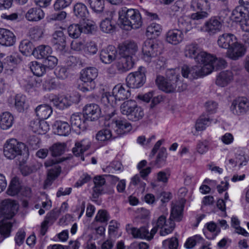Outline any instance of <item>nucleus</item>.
Returning a JSON list of instances; mask_svg holds the SVG:
<instances>
[{
  "label": "nucleus",
  "mask_w": 249,
  "mask_h": 249,
  "mask_svg": "<svg viewBox=\"0 0 249 249\" xmlns=\"http://www.w3.org/2000/svg\"><path fill=\"white\" fill-rule=\"evenodd\" d=\"M216 58L206 52L200 51L195 57V61L198 64L191 68L187 65L182 67L183 77L190 79L204 76L211 73L214 69L213 63Z\"/></svg>",
  "instance_id": "f257e3e1"
},
{
  "label": "nucleus",
  "mask_w": 249,
  "mask_h": 249,
  "mask_svg": "<svg viewBox=\"0 0 249 249\" xmlns=\"http://www.w3.org/2000/svg\"><path fill=\"white\" fill-rule=\"evenodd\" d=\"M119 22L122 29H137L142 24V17L138 10L124 7L119 11Z\"/></svg>",
  "instance_id": "f03ea898"
},
{
  "label": "nucleus",
  "mask_w": 249,
  "mask_h": 249,
  "mask_svg": "<svg viewBox=\"0 0 249 249\" xmlns=\"http://www.w3.org/2000/svg\"><path fill=\"white\" fill-rule=\"evenodd\" d=\"M127 88L121 84L116 85L112 89V94L109 92H106L103 94L101 98L102 102L107 106H109L111 109V113H107V117L109 118L112 117L115 114L114 107L116 105L117 100H124L128 98L131 95L130 91Z\"/></svg>",
  "instance_id": "7ed1b4c3"
},
{
  "label": "nucleus",
  "mask_w": 249,
  "mask_h": 249,
  "mask_svg": "<svg viewBox=\"0 0 249 249\" xmlns=\"http://www.w3.org/2000/svg\"><path fill=\"white\" fill-rule=\"evenodd\" d=\"M121 113L126 115L130 121L136 122L141 120L144 116L143 110L139 106L136 101L129 100L124 101L120 107Z\"/></svg>",
  "instance_id": "20e7f679"
},
{
  "label": "nucleus",
  "mask_w": 249,
  "mask_h": 249,
  "mask_svg": "<svg viewBox=\"0 0 249 249\" xmlns=\"http://www.w3.org/2000/svg\"><path fill=\"white\" fill-rule=\"evenodd\" d=\"M98 70L94 67H89L81 72L80 79L83 82L79 86V89L83 92L93 90L96 87L94 80L98 76Z\"/></svg>",
  "instance_id": "39448f33"
},
{
  "label": "nucleus",
  "mask_w": 249,
  "mask_h": 249,
  "mask_svg": "<svg viewBox=\"0 0 249 249\" xmlns=\"http://www.w3.org/2000/svg\"><path fill=\"white\" fill-rule=\"evenodd\" d=\"M168 78L165 79L162 76H157L156 83L159 89L166 93H171L176 91L177 81L179 75L176 74L174 70H171L167 73Z\"/></svg>",
  "instance_id": "423d86ee"
},
{
  "label": "nucleus",
  "mask_w": 249,
  "mask_h": 249,
  "mask_svg": "<svg viewBox=\"0 0 249 249\" xmlns=\"http://www.w3.org/2000/svg\"><path fill=\"white\" fill-rule=\"evenodd\" d=\"M26 150V145L15 139L7 141L4 145L3 153L9 159H14L17 156L21 155Z\"/></svg>",
  "instance_id": "0eeeda50"
},
{
  "label": "nucleus",
  "mask_w": 249,
  "mask_h": 249,
  "mask_svg": "<svg viewBox=\"0 0 249 249\" xmlns=\"http://www.w3.org/2000/svg\"><path fill=\"white\" fill-rule=\"evenodd\" d=\"M239 5L232 11L231 19L236 22H242L240 24H248L247 20L249 19V2L239 0Z\"/></svg>",
  "instance_id": "6e6552de"
},
{
  "label": "nucleus",
  "mask_w": 249,
  "mask_h": 249,
  "mask_svg": "<svg viewBox=\"0 0 249 249\" xmlns=\"http://www.w3.org/2000/svg\"><path fill=\"white\" fill-rule=\"evenodd\" d=\"M143 59L147 63L155 61V58L160 53L159 44L152 40H147L142 48Z\"/></svg>",
  "instance_id": "1a4fd4ad"
},
{
  "label": "nucleus",
  "mask_w": 249,
  "mask_h": 249,
  "mask_svg": "<svg viewBox=\"0 0 249 249\" xmlns=\"http://www.w3.org/2000/svg\"><path fill=\"white\" fill-rule=\"evenodd\" d=\"M145 80V69L143 67H140L137 71L129 73L126 78L127 86L132 89L141 87Z\"/></svg>",
  "instance_id": "9d476101"
},
{
  "label": "nucleus",
  "mask_w": 249,
  "mask_h": 249,
  "mask_svg": "<svg viewBox=\"0 0 249 249\" xmlns=\"http://www.w3.org/2000/svg\"><path fill=\"white\" fill-rule=\"evenodd\" d=\"M126 229L127 232L131 234L134 238L146 239L148 240L152 239L156 233V228H153L149 232L146 226L138 229L135 227H129V225H128Z\"/></svg>",
  "instance_id": "9b49d317"
},
{
  "label": "nucleus",
  "mask_w": 249,
  "mask_h": 249,
  "mask_svg": "<svg viewBox=\"0 0 249 249\" xmlns=\"http://www.w3.org/2000/svg\"><path fill=\"white\" fill-rule=\"evenodd\" d=\"M230 109L235 115H244L249 111V101L244 97L236 98L233 100Z\"/></svg>",
  "instance_id": "f8f14e48"
},
{
  "label": "nucleus",
  "mask_w": 249,
  "mask_h": 249,
  "mask_svg": "<svg viewBox=\"0 0 249 249\" xmlns=\"http://www.w3.org/2000/svg\"><path fill=\"white\" fill-rule=\"evenodd\" d=\"M18 206L15 201L7 199L3 200L0 205V213L6 219H10L17 211Z\"/></svg>",
  "instance_id": "ddd939ff"
},
{
  "label": "nucleus",
  "mask_w": 249,
  "mask_h": 249,
  "mask_svg": "<svg viewBox=\"0 0 249 249\" xmlns=\"http://www.w3.org/2000/svg\"><path fill=\"white\" fill-rule=\"evenodd\" d=\"M117 50L112 45H109L103 49L100 53V60L104 64H109L116 58Z\"/></svg>",
  "instance_id": "4468645a"
},
{
  "label": "nucleus",
  "mask_w": 249,
  "mask_h": 249,
  "mask_svg": "<svg viewBox=\"0 0 249 249\" xmlns=\"http://www.w3.org/2000/svg\"><path fill=\"white\" fill-rule=\"evenodd\" d=\"M110 125L118 136L124 135L132 129L131 124L125 120H113Z\"/></svg>",
  "instance_id": "2eb2a0df"
},
{
  "label": "nucleus",
  "mask_w": 249,
  "mask_h": 249,
  "mask_svg": "<svg viewBox=\"0 0 249 249\" xmlns=\"http://www.w3.org/2000/svg\"><path fill=\"white\" fill-rule=\"evenodd\" d=\"M137 51L138 46L133 41L125 42L119 48V53L121 56L130 57L133 59Z\"/></svg>",
  "instance_id": "dca6fc26"
},
{
  "label": "nucleus",
  "mask_w": 249,
  "mask_h": 249,
  "mask_svg": "<svg viewBox=\"0 0 249 249\" xmlns=\"http://www.w3.org/2000/svg\"><path fill=\"white\" fill-rule=\"evenodd\" d=\"M52 42L55 49L62 52L66 46V36L61 30L55 31L53 35Z\"/></svg>",
  "instance_id": "f3484780"
},
{
  "label": "nucleus",
  "mask_w": 249,
  "mask_h": 249,
  "mask_svg": "<svg viewBox=\"0 0 249 249\" xmlns=\"http://www.w3.org/2000/svg\"><path fill=\"white\" fill-rule=\"evenodd\" d=\"M16 40V36L12 31L5 28H0V44L10 47L15 43Z\"/></svg>",
  "instance_id": "a211bd4d"
},
{
  "label": "nucleus",
  "mask_w": 249,
  "mask_h": 249,
  "mask_svg": "<svg viewBox=\"0 0 249 249\" xmlns=\"http://www.w3.org/2000/svg\"><path fill=\"white\" fill-rule=\"evenodd\" d=\"M46 167L53 166L49 171L48 178L46 182H51L54 180L60 174L61 172L60 166L56 164V161L53 160H47L44 163Z\"/></svg>",
  "instance_id": "6ab92c4d"
},
{
  "label": "nucleus",
  "mask_w": 249,
  "mask_h": 249,
  "mask_svg": "<svg viewBox=\"0 0 249 249\" xmlns=\"http://www.w3.org/2000/svg\"><path fill=\"white\" fill-rule=\"evenodd\" d=\"M84 114L87 116V119L90 121H94L98 119L100 115L101 110L99 106L95 104L87 105L84 108Z\"/></svg>",
  "instance_id": "aec40b11"
},
{
  "label": "nucleus",
  "mask_w": 249,
  "mask_h": 249,
  "mask_svg": "<svg viewBox=\"0 0 249 249\" xmlns=\"http://www.w3.org/2000/svg\"><path fill=\"white\" fill-rule=\"evenodd\" d=\"M94 186L92 188V197L97 199L104 191V186L106 183V180L103 176H98L94 177Z\"/></svg>",
  "instance_id": "412c9836"
},
{
  "label": "nucleus",
  "mask_w": 249,
  "mask_h": 249,
  "mask_svg": "<svg viewBox=\"0 0 249 249\" xmlns=\"http://www.w3.org/2000/svg\"><path fill=\"white\" fill-rule=\"evenodd\" d=\"M70 96L58 97L54 95L50 98V102L57 108L62 110L71 105L72 102L70 99Z\"/></svg>",
  "instance_id": "4be33fe9"
},
{
  "label": "nucleus",
  "mask_w": 249,
  "mask_h": 249,
  "mask_svg": "<svg viewBox=\"0 0 249 249\" xmlns=\"http://www.w3.org/2000/svg\"><path fill=\"white\" fill-rule=\"evenodd\" d=\"M90 146V143L89 140L83 139L75 143V147L72 148L73 154L77 157H81V159L84 160V158L82 156L84 152L88 150Z\"/></svg>",
  "instance_id": "5701e85b"
},
{
  "label": "nucleus",
  "mask_w": 249,
  "mask_h": 249,
  "mask_svg": "<svg viewBox=\"0 0 249 249\" xmlns=\"http://www.w3.org/2000/svg\"><path fill=\"white\" fill-rule=\"evenodd\" d=\"M245 53V49L243 46L236 43L232 45L227 50V54L229 58L233 60H237L243 56Z\"/></svg>",
  "instance_id": "b1692460"
},
{
  "label": "nucleus",
  "mask_w": 249,
  "mask_h": 249,
  "mask_svg": "<svg viewBox=\"0 0 249 249\" xmlns=\"http://www.w3.org/2000/svg\"><path fill=\"white\" fill-rule=\"evenodd\" d=\"M183 39V34L180 30L174 29L169 30L166 34V40L169 43L177 45Z\"/></svg>",
  "instance_id": "393cba45"
},
{
  "label": "nucleus",
  "mask_w": 249,
  "mask_h": 249,
  "mask_svg": "<svg viewBox=\"0 0 249 249\" xmlns=\"http://www.w3.org/2000/svg\"><path fill=\"white\" fill-rule=\"evenodd\" d=\"M134 63V59L131 57L121 56L116 63V67L120 72H124L132 68Z\"/></svg>",
  "instance_id": "a878e982"
},
{
  "label": "nucleus",
  "mask_w": 249,
  "mask_h": 249,
  "mask_svg": "<svg viewBox=\"0 0 249 249\" xmlns=\"http://www.w3.org/2000/svg\"><path fill=\"white\" fill-rule=\"evenodd\" d=\"M44 17L43 10L38 7H34L29 9L25 14L26 19L31 22L38 21Z\"/></svg>",
  "instance_id": "bb28decb"
},
{
  "label": "nucleus",
  "mask_w": 249,
  "mask_h": 249,
  "mask_svg": "<svg viewBox=\"0 0 249 249\" xmlns=\"http://www.w3.org/2000/svg\"><path fill=\"white\" fill-rule=\"evenodd\" d=\"M236 37L231 34L226 33L219 36V47L229 49L236 43Z\"/></svg>",
  "instance_id": "cd10ccee"
},
{
  "label": "nucleus",
  "mask_w": 249,
  "mask_h": 249,
  "mask_svg": "<svg viewBox=\"0 0 249 249\" xmlns=\"http://www.w3.org/2000/svg\"><path fill=\"white\" fill-rule=\"evenodd\" d=\"M55 132L60 136H67L71 132V127L69 124L61 120H56L54 123Z\"/></svg>",
  "instance_id": "c85d7f7f"
},
{
  "label": "nucleus",
  "mask_w": 249,
  "mask_h": 249,
  "mask_svg": "<svg viewBox=\"0 0 249 249\" xmlns=\"http://www.w3.org/2000/svg\"><path fill=\"white\" fill-rule=\"evenodd\" d=\"M31 127L34 132L40 135L45 134L49 130V124L44 121L32 122Z\"/></svg>",
  "instance_id": "c756f323"
},
{
  "label": "nucleus",
  "mask_w": 249,
  "mask_h": 249,
  "mask_svg": "<svg viewBox=\"0 0 249 249\" xmlns=\"http://www.w3.org/2000/svg\"><path fill=\"white\" fill-rule=\"evenodd\" d=\"M71 123L72 126L82 130L87 127L86 119L83 114L72 115L71 117Z\"/></svg>",
  "instance_id": "7c9ffc66"
},
{
  "label": "nucleus",
  "mask_w": 249,
  "mask_h": 249,
  "mask_svg": "<svg viewBox=\"0 0 249 249\" xmlns=\"http://www.w3.org/2000/svg\"><path fill=\"white\" fill-rule=\"evenodd\" d=\"M14 117L8 112L2 113L0 115V127L3 130H7L12 127L14 123Z\"/></svg>",
  "instance_id": "2f4dec72"
},
{
  "label": "nucleus",
  "mask_w": 249,
  "mask_h": 249,
  "mask_svg": "<svg viewBox=\"0 0 249 249\" xmlns=\"http://www.w3.org/2000/svg\"><path fill=\"white\" fill-rule=\"evenodd\" d=\"M35 112L39 119L45 120L50 117L52 113L53 109L51 106L44 104L38 106L35 109Z\"/></svg>",
  "instance_id": "473e14b6"
},
{
  "label": "nucleus",
  "mask_w": 249,
  "mask_h": 249,
  "mask_svg": "<svg viewBox=\"0 0 249 249\" xmlns=\"http://www.w3.org/2000/svg\"><path fill=\"white\" fill-rule=\"evenodd\" d=\"M73 11L74 15L77 18L82 19H84L89 14L87 6L82 2H77L73 6Z\"/></svg>",
  "instance_id": "72a5a7b5"
},
{
  "label": "nucleus",
  "mask_w": 249,
  "mask_h": 249,
  "mask_svg": "<svg viewBox=\"0 0 249 249\" xmlns=\"http://www.w3.org/2000/svg\"><path fill=\"white\" fill-rule=\"evenodd\" d=\"M51 48L48 45H40L35 48L33 55L38 59L45 58L52 54Z\"/></svg>",
  "instance_id": "f704fd0d"
},
{
  "label": "nucleus",
  "mask_w": 249,
  "mask_h": 249,
  "mask_svg": "<svg viewBox=\"0 0 249 249\" xmlns=\"http://www.w3.org/2000/svg\"><path fill=\"white\" fill-rule=\"evenodd\" d=\"M90 8L95 13H101L105 9V0H85Z\"/></svg>",
  "instance_id": "c9c22d12"
},
{
  "label": "nucleus",
  "mask_w": 249,
  "mask_h": 249,
  "mask_svg": "<svg viewBox=\"0 0 249 249\" xmlns=\"http://www.w3.org/2000/svg\"><path fill=\"white\" fill-rule=\"evenodd\" d=\"M204 31L210 35H213L218 31V18L214 17L210 19L205 23Z\"/></svg>",
  "instance_id": "e433bc0d"
},
{
  "label": "nucleus",
  "mask_w": 249,
  "mask_h": 249,
  "mask_svg": "<svg viewBox=\"0 0 249 249\" xmlns=\"http://www.w3.org/2000/svg\"><path fill=\"white\" fill-rule=\"evenodd\" d=\"M161 26L156 23H152L147 28L146 35L149 38H156L158 36L161 32Z\"/></svg>",
  "instance_id": "4c0bfd02"
},
{
  "label": "nucleus",
  "mask_w": 249,
  "mask_h": 249,
  "mask_svg": "<svg viewBox=\"0 0 249 249\" xmlns=\"http://www.w3.org/2000/svg\"><path fill=\"white\" fill-rule=\"evenodd\" d=\"M35 48L32 43L28 40H23L19 46V51L23 54L26 56L31 54L33 55V52Z\"/></svg>",
  "instance_id": "58836bf2"
},
{
  "label": "nucleus",
  "mask_w": 249,
  "mask_h": 249,
  "mask_svg": "<svg viewBox=\"0 0 249 249\" xmlns=\"http://www.w3.org/2000/svg\"><path fill=\"white\" fill-rule=\"evenodd\" d=\"M100 28L105 33L111 34L115 31V26L111 19L106 18L101 22Z\"/></svg>",
  "instance_id": "ea45409f"
},
{
  "label": "nucleus",
  "mask_w": 249,
  "mask_h": 249,
  "mask_svg": "<svg viewBox=\"0 0 249 249\" xmlns=\"http://www.w3.org/2000/svg\"><path fill=\"white\" fill-rule=\"evenodd\" d=\"M28 66L34 74L37 76H42L46 71L44 64L36 61L31 62Z\"/></svg>",
  "instance_id": "a19ab883"
},
{
  "label": "nucleus",
  "mask_w": 249,
  "mask_h": 249,
  "mask_svg": "<svg viewBox=\"0 0 249 249\" xmlns=\"http://www.w3.org/2000/svg\"><path fill=\"white\" fill-rule=\"evenodd\" d=\"M107 127L103 128L98 132L96 135V139L99 141L104 142L109 140L112 137L113 135L110 127V124H108Z\"/></svg>",
  "instance_id": "79ce46f5"
},
{
  "label": "nucleus",
  "mask_w": 249,
  "mask_h": 249,
  "mask_svg": "<svg viewBox=\"0 0 249 249\" xmlns=\"http://www.w3.org/2000/svg\"><path fill=\"white\" fill-rule=\"evenodd\" d=\"M21 189V185L17 178H14L11 180L7 191L8 195L14 196L17 195Z\"/></svg>",
  "instance_id": "37998d69"
},
{
  "label": "nucleus",
  "mask_w": 249,
  "mask_h": 249,
  "mask_svg": "<svg viewBox=\"0 0 249 249\" xmlns=\"http://www.w3.org/2000/svg\"><path fill=\"white\" fill-rule=\"evenodd\" d=\"M232 78V74L231 71H223L219 74V86H227Z\"/></svg>",
  "instance_id": "c03bdc74"
},
{
  "label": "nucleus",
  "mask_w": 249,
  "mask_h": 249,
  "mask_svg": "<svg viewBox=\"0 0 249 249\" xmlns=\"http://www.w3.org/2000/svg\"><path fill=\"white\" fill-rule=\"evenodd\" d=\"M200 52L197 44L192 43L185 47L184 53L186 57L194 58L195 59V57Z\"/></svg>",
  "instance_id": "a18cd8bd"
},
{
  "label": "nucleus",
  "mask_w": 249,
  "mask_h": 249,
  "mask_svg": "<svg viewBox=\"0 0 249 249\" xmlns=\"http://www.w3.org/2000/svg\"><path fill=\"white\" fill-rule=\"evenodd\" d=\"M66 147V145L65 143L57 142L50 147V150L53 156L56 157L64 153Z\"/></svg>",
  "instance_id": "49530a36"
},
{
  "label": "nucleus",
  "mask_w": 249,
  "mask_h": 249,
  "mask_svg": "<svg viewBox=\"0 0 249 249\" xmlns=\"http://www.w3.org/2000/svg\"><path fill=\"white\" fill-rule=\"evenodd\" d=\"M56 213L54 211H52L47 214L45 219L41 224V233L42 235L45 234L47 230V225L52 220H55L56 219Z\"/></svg>",
  "instance_id": "de8ad7c7"
},
{
  "label": "nucleus",
  "mask_w": 249,
  "mask_h": 249,
  "mask_svg": "<svg viewBox=\"0 0 249 249\" xmlns=\"http://www.w3.org/2000/svg\"><path fill=\"white\" fill-rule=\"evenodd\" d=\"M82 25L78 24H73L68 28V33L69 36L73 38H77L82 33Z\"/></svg>",
  "instance_id": "09e8293b"
},
{
  "label": "nucleus",
  "mask_w": 249,
  "mask_h": 249,
  "mask_svg": "<svg viewBox=\"0 0 249 249\" xmlns=\"http://www.w3.org/2000/svg\"><path fill=\"white\" fill-rule=\"evenodd\" d=\"M211 120L209 117L201 116L198 119L195 124L196 131H203L210 125Z\"/></svg>",
  "instance_id": "8fccbe9b"
},
{
  "label": "nucleus",
  "mask_w": 249,
  "mask_h": 249,
  "mask_svg": "<svg viewBox=\"0 0 249 249\" xmlns=\"http://www.w3.org/2000/svg\"><path fill=\"white\" fill-rule=\"evenodd\" d=\"M12 227L11 223L4 220L0 222V234L4 238L10 236Z\"/></svg>",
  "instance_id": "3c124183"
},
{
  "label": "nucleus",
  "mask_w": 249,
  "mask_h": 249,
  "mask_svg": "<svg viewBox=\"0 0 249 249\" xmlns=\"http://www.w3.org/2000/svg\"><path fill=\"white\" fill-rule=\"evenodd\" d=\"M178 26L179 30L185 33L190 31L192 28V24L190 20H187L183 18H180L178 20Z\"/></svg>",
  "instance_id": "603ef678"
},
{
  "label": "nucleus",
  "mask_w": 249,
  "mask_h": 249,
  "mask_svg": "<svg viewBox=\"0 0 249 249\" xmlns=\"http://www.w3.org/2000/svg\"><path fill=\"white\" fill-rule=\"evenodd\" d=\"M175 228V223L172 219L169 218L164 224L160 231V234L161 236H165L171 233Z\"/></svg>",
  "instance_id": "864d4df0"
},
{
  "label": "nucleus",
  "mask_w": 249,
  "mask_h": 249,
  "mask_svg": "<svg viewBox=\"0 0 249 249\" xmlns=\"http://www.w3.org/2000/svg\"><path fill=\"white\" fill-rule=\"evenodd\" d=\"M183 207L180 205H175L173 207L170 218L179 221L181 220Z\"/></svg>",
  "instance_id": "5fc2aeb1"
},
{
  "label": "nucleus",
  "mask_w": 249,
  "mask_h": 249,
  "mask_svg": "<svg viewBox=\"0 0 249 249\" xmlns=\"http://www.w3.org/2000/svg\"><path fill=\"white\" fill-rule=\"evenodd\" d=\"M26 97L23 95L18 94L15 97V107L17 110L21 112L24 110V106L25 104Z\"/></svg>",
  "instance_id": "6e6d98bb"
},
{
  "label": "nucleus",
  "mask_w": 249,
  "mask_h": 249,
  "mask_svg": "<svg viewBox=\"0 0 249 249\" xmlns=\"http://www.w3.org/2000/svg\"><path fill=\"white\" fill-rule=\"evenodd\" d=\"M202 239V238L199 235L194 236L189 238L185 243L184 246L188 249H192L197 243L200 242Z\"/></svg>",
  "instance_id": "4d7b16f0"
},
{
  "label": "nucleus",
  "mask_w": 249,
  "mask_h": 249,
  "mask_svg": "<svg viewBox=\"0 0 249 249\" xmlns=\"http://www.w3.org/2000/svg\"><path fill=\"white\" fill-rule=\"evenodd\" d=\"M44 66L50 69L54 68L57 63V59L53 55L50 54L48 56L44 58Z\"/></svg>",
  "instance_id": "13d9d810"
},
{
  "label": "nucleus",
  "mask_w": 249,
  "mask_h": 249,
  "mask_svg": "<svg viewBox=\"0 0 249 249\" xmlns=\"http://www.w3.org/2000/svg\"><path fill=\"white\" fill-rule=\"evenodd\" d=\"M229 198V195L227 192H226L224 195V199H219V210H220L221 213H219L222 217L227 216L226 212L225 200Z\"/></svg>",
  "instance_id": "bf43d9fd"
},
{
  "label": "nucleus",
  "mask_w": 249,
  "mask_h": 249,
  "mask_svg": "<svg viewBox=\"0 0 249 249\" xmlns=\"http://www.w3.org/2000/svg\"><path fill=\"white\" fill-rule=\"evenodd\" d=\"M95 219L97 221L101 223L106 222L109 219V215L106 211L100 210L98 211Z\"/></svg>",
  "instance_id": "052dcab7"
},
{
  "label": "nucleus",
  "mask_w": 249,
  "mask_h": 249,
  "mask_svg": "<svg viewBox=\"0 0 249 249\" xmlns=\"http://www.w3.org/2000/svg\"><path fill=\"white\" fill-rule=\"evenodd\" d=\"M241 28L245 33L242 35V40L246 46L249 47V25L242 24Z\"/></svg>",
  "instance_id": "680f3d73"
},
{
  "label": "nucleus",
  "mask_w": 249,
  "mask_h": 249,
  "mask_svg": "<svg viewBox=\"0 0 249 249\" xmlns=\"http://www.w3.org/2000/svg\"><path fill=\"white\" fill-rule=\"evenodd\" d=\"M91 179V177L87 173H83L75 183L74 186L76 187H81L84 184L89 182Z\"/></svg>",
  "instance_id": "e2e57ef3"
},
{
  "label": "nucleus",
  "mask_w": 249,
  "mask_h": 249,
  "mask_svg": "<svg viewBox=\"0 0 249 249\" xmlns=\"http://www.w3.org/2000/svg\"><path fill=\"white\" fill-rule=\"evenodd\" d=\"M155 61H152V66L155 67L156 69L160 70L162 68H164L165 66V59L163 57H156Z\"/></svg>",
  "instance_id": "0e129e2a"
},
{
  "label": "nucleus",
  "mask_w": 249,
  "mask_h": 249,
  "mask_svg": "<svg viewBox=\"0 0 249 249\" xmlns=\"http://www.w3.org/2000/svg\"><path fill=\"white\" fill-rule=\"evenodd\" d=\"M72 0H57L54 4V8L55 10H60L68 6Z\"/></svg>",
  "instance_id": "69168bd1"
},
{
  "label": "nucleus",
  "mask_w": 249,
  "mask_h": 249,
  "mask_svg": "<svg viewBox=\"0 0 249 249\" xmlns=\"http://www.w3.org/2000/svg\"><path fill=\"white\" fill-rule=\"evenodd\" d=\"M209 149L208 142L206 141H199L196 145L197 151L203 154L206 153Z\"/></svg>",
  "instance_id": "338daca9"
},
{
  "label": "nucleus",
  "mask_w": 249,
  "mask_h": 249,
  "mask_svg": "<svg viewBox=\"0 0 249 249\" xmlns=\"http://www.w3.org/2000/svg\"><path fill=\"white\" fill-rule=\"evenodd\" d=\"M82 33L89 34L91 33L92 31L95 30L96 26L94 23L88 22L84 23L83 26H82Z\"/></svg>",
  "instance_id": "774afa93"
}]
</instances>
